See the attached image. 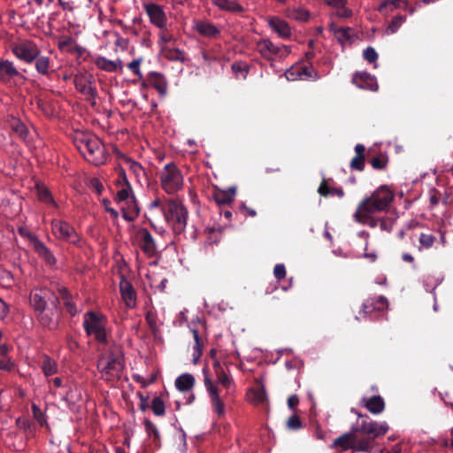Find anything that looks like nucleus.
Here are the masks:
<instances>
[{"instance_id":"1","label":"nucleus","mask_w":453,"mask_h":453,"mask_svg":"<svg viewBox=\"0 0 453 453\" xmlns=\"http://www.w3.org/2000/svg\"><path fill=\"white\" fill-rule=\"evenodd\" d=\"M214 369L217 375V380L213 381L209 376L208 371L204 368L203 370L204 377L203 382L206 390L209 393L213 411L217 413L219 418H222L225 416L226 412L225 403L223 398L219 395L220 389L218 385H221L223 388L228 391L233 386V380L224 372L218 362L214 363Z\"/></svg>"},{"instance_id":"2","label":"nucleus","mask_w":453,"mask_h":453,"mask_svg":"<svg viewBox=\"0 0 453 453\" xmlns=\"http://www.w3.org/2000/svg\"><path fill=\"white\" fill-rule=\"evenodd\" d=\"M73 142L87 161L95 165L105 163L107 158L105 148L97 136L88 133H78L75 134Z\"/></svg>"},{"instance_id":"3","label":"nucleus","mask_w":453,"mask_h":453,"mask_svg":"<svg viewBox=\"0 0 453 453\" xmlns=\"http://www.w3.org/2000/svg\"><path fill=\"white\" fill-rule=\"evenodd\" d=\"M117 184L119 190L115 201L120 205L122 217L127 221H134L140 214V207L122 168L119 169V180H117Z\"/></svg>"},{"instance_id":"4","label":"nucleus","mask_w":453,"mask_h":453,"mask_svg":"<svg viewBox=\"0 0 453 453\" xmlns=\"http://www.w3.org/2000/svg\"><path fill=\"white\" fill-rule=\"evenodd\" d=\"M162 212L167 224L172 227L175 234L184 232L188 212L181 201L177 199H168L162 207Z\"/></svg>"},{"instance_id":"5","label":"nucleus","mask_w":453,"mask_h":453,"mask_svg":"<svg viewBox=\"0 0 453 453\" xmlns=\"http://www.w3.org/2000/svg\"><path fill=\"white\" fill-rule=\"evenodd\" d=\"M395 198L394 192L386 185L379 187L370 196L363 199L358 206L366 211H386Z\"/></svg>"},{"instance_id":"6","label":"nucleus","mask_w":453,"mask_h":453,"mask_svg":"<svg viewBox=\"0 0 453 453\" xmlns=\"http://www.w3.org/2000/svg\"><path fill=\"white\" fill-rule=\"evenodd\" d=\"M161 188L167 195H174L184 188V176L174 163L166 164L159 173Z\"/></svg>"},{"instance_id":"7","label":"nucleus","mask_w":453,"mask_h":453,"mask_svg":"<svg viewBox=\"0 0 453 453\" xmlns=\"http://www.w3.org/2000/svg\"><path fill=\"white\" fill-rule=\"evenodd\" d=\"M124 367V358L120 354H111L106 357H102L98 360L97 364L102 379L107 382L119 380Z\"/></svg>"},{"instance_id":"8","label":"nucleus","mask_w":453,"mask_h":453,"mask_svg":"<svg viewBox=\"0 0 453 453\" xmlns=\"http://www.w3.org/2000/svg\"><path fill=\"white\" fill-rule=\"evenodd\" d=\"M83 327L88 335H94L100 342H106L105 319L94 311H88L84 315Z\"/></svg>"},{"instance_id":"9","label":"nucleus","mask_w":453,"mask_h":453,"mask_svg":"<svg viewBox=\"0 0 453 453\" xmlns=\"http://www.w3.org/2000/svg\"><path fill=\"white\" fill-rule=\"evenodd\" d=\"M257 50L267 60L276 61L286 58L291 52L288 46L274 44L269 39H261L257 42Z\"/></svg>"},{"instance_id":"10","label":"nucleus","mask_w":453,"mask_h":453,"mask_svg":"<svg viewBox=\"0 0 453 453\" xmlns=\"http://www.w3.org/2000/svg\"><path fill=\"white\" fill-rule=\"evenodd\" d=\"M53 235L62 242L80 245L81 237L68 222L62 219H53L50 223Z\"/></svg>"},{"instance_id":"11","label":"nucleus","mask_w":453,"mask_h":453,"mask_svg":"<svg viewBox=\"0 0 453 453\" xmlns=\"http://www.w3.org/2000/svg\"><path fill=\"white\" fill-rule=\"evenodd\" d=\"M11 50L18 58L26 63H32L40 55V50L37 45L34 42L27 40L12 44Z\"/></svg>"},{"instance_id":"12","label":"nucleus","mask_w":453,"mask_h":453,"mask_svg":"<svg viewBox=\"0 0 453 453\" xmlns=\"http://www.w3.org/2000/svg\"><path fill=\"white\" fill-rule=\"evenodd\" d=\"M30 303L36 312L58 303V298L48 288L35 289L30 295Z\"/></svg>"},{"instance_id":"13","label":"nucleus","mask_w":453,"mask_h":453,"mask_svg":"<svg viewBox=\"0 0 453 453\" xmlns=\"http://www.w3.org/2000/svg\"><path fill=\"white\" fill-rule=\"evenodd\" d=\"M116 156L119 159V165L116 167V171H117L119 176V169L122 168L125 173H126V170L127 169L131 173H133L134 175V177L137 179L138 181H140L142 177H144L145 171L140 163H138V162L134 161L133 158L126 156L119 150H116ZM118 180H119V177L118 178Z\"/></svg>"},{"instance_id":"14","label":"nucleus","mask_w":453,"mask_h":453,"mask_svg":"<svg viewBox=\"0 0 453 453\" xmlns=\"http://www.w3.org/2000/svg\"><path fill=\"white\" fill-rule=\"evenodd\" d=\"M135 240L144 254L152 257L157 254V245L151 235L146 228H139L135 233Z\"/></svg>"},{"instance_id":"15","label":"nucleus","mask_w":453,"mask_h":453,"mask_svg":"<svg viewBox=\"0 0 453 453\" xmlns=\"http://www.w3.org/2000/svg\"><path fill=\"white\" fill-rule=\"evenodd\" d=\"M144 11L152 25L158 28H165L167 25V16L162 6L154 3L143 4Z\"/></svg>"},{"instance_id":"16","label":"nucleus","mask_w":453,"mask_h":453,"mask_svg":"<svg viewBox=\"0 0 453 453\" xmlns=\"http://www.w3.org/2000/svg\"><path fill=\"white\" fill-rule=\"evenodd\" d=\"M37 317L43 326L49 329L57 328L60 318V311L58 308V303L38 311Z\"/></svg>"},{"instance_id":"17","label":"nucleus","mask_w":453,"mask_h":453,"mask_svg":"<svg viewBox=\"0 0 453 453\" xmlns=\"http://www.w3.org/2000/svg\"><path fill=\"white\" fill-rule=\"evenodd\" d=\"M29 242L35 252L47 265H55L57 264V258L52 251L36 235H29Z\"/></svg>"},{"instance_id":"18","label":"nucleus","mask_w":453,"mask_h":453,"mask_svg":"<svg viewBox=\"0 0 453 453\" xmlns=\"http://www.w3.org/2000/svg\"><path fill=\"white\" fill-rule=\"evenodd\" d=\"M76 89L81 92L88 101L96 99L97 93L93 85L91 76L77 75L74 78Z\"/></svg>"},{"instance_id":"19","label":"nucleus","mask_w":453,"mask_h":453,"mask_svg":"<svg viewBox=\"0 0 453 453\" xmlns=\"http://www.w3.org/2000/svg\"><path fill=\"white\" fill-rule=\"evenodd\" d=\"M388 431L386 422L378 423L372 420H363L357 432L372 435L373 438L384 435Z\"/></svg>"},{"instance_id":"20","label":"nucleus","mask_w":453,"mask_h":453,"mask_svg":"<svg viewBox=\"0 0 453 453\" xmlns=\"http://www.w3.org/2000/svg\"><path fill=\"white\" fill-rule=\"evenodd\" d=\"M388 308V301L384 296L367 298L362 304L361 311L367 315L374 311H384Z\"/></svg>"},{"instance_id":"21","label":"nucleus","mask_w":453,"mask_h":453,"mask_svg":"<svg viewBox=\"0 0 453 453\" xmlns=\"http://www.w3.org/2000/svg\"><path fill=\"white\" fill-rule=\"evenodd\" d=\"M192 27L201 36L208 39H215L220 35V30L208 20L196 19Z\"/></svg>"},{"instance_id":"22","label":"nucleus","mask_w":453,"mask_h":453,"mask_svg":"<svg viewBox=\"0 0 453 453\" xmlns=\"http://www.w3.org/2000/svg\"><path fill=\"white\" fill-rule=\"evenodd\" d=\"M352 82L362 89L377 91L379 85L376 78L367 72H357L353 74Z\"/></svg>"},{"instance_id":"23","label":"nucleus","mask_w":453,"mask_h":453,"mask_svg":"<svg viewBox=\"0 0 453 453\" xmlns=\"http://www.w3.org/2000/svg\"><path fill=\"white\" fill-rule=\"evenodd\" d=\"M121 298L127 308H134L136 305V293L133 285L124 277L119 282Z\"/></svg>"},{"instance_id":"24","label":"nucleus","mask_w":453,"mask_h":453,"mask_svg":"<svg viewBox=\"0 0 453 453\" xmlns=\"http://www.w3.org/2000/svg\"><path fill=\"white\" fill-rule=\"evenodd\" d=\"M324 3L334 10L332 15L340 19H348L353 12L347 7L348 0H324Z\"/></svg>"},{"instance_id":"25","label":"nucleus","mask_w":453,"mask_h":453,"mask_svg":"<svg viewBox=\"0 0 453 453\" xmlns=\"http://www.w3.org/2000/svg\"><path fill=\"white\" fill-rule=\"evenodd\" d=\"M362 403L369 412L374 415L382 413L386 406L385 401L380 395L363 397Z\"/></svg>"},{"instance_id":"26","label":"nucleus","mask_w":453,"mask_h":453,"mask_svg":"<svg viewBox=\"0 0 453 453\" xmlns=\"http://www.w3.org/2000/svg\"><path fill=\"white\" fill-rule=\"evenodd\" d=\"M271 29L281 38H288L291 35V28L289 25L278 17H270L267 19Z\"/></svg>"},{"instance_id":"27","label":"nucleus","mask_w":453,"mask_h":453,"mask_svg":"<svg viewBox=\"0 0 453 453\" xmlns=\"http://www.w3.org/2000/svg\"><path fill=\"white\" fill-rule=\"evenodd\" d=\"M94 63L97 68L108 73L122 71L123 69V63L120 59L113 61L107 59L104 57L99 56L95 59Z\"/></svg>"},{"instance_id":"28","label":"nucleus","mask_w":453,"mask_h":453,"mask_svg":"<svg viewBox=\"0 0 453 453\" xmlns=\"http://www.w3.org/2000/svg\"><path fill=\"white\" fill-rule=\"evenodd\" d=\"M376 213L375 211H366L365 208L357 206L355 213L354 219L356 221L367 225L371 227L379 226L380 219H374L372 217V214Z\"/></svg>"},{"instance_id":"29","label":"nucleus","mask_w":453,"mask_h":453,"mask_svg":"<svg viewBox=\"0 0 453 453\" xmlns=\"http://www.w3.org/2000/svg\"><path fill=\"white\" fill-rule=\"evenodd\" d=\"M356 442V434L353 432L345 433L342 435L337 437L334 442L333 448H339L342 450H348L354 449Z\"/></svg>"},{"instance_id":"30","label":"nucleus","mask_w":453,"mask_h":453,"mask_svg":"<svg viewBox=\"0 0 453 453\" xmlns=\"http://www.w3.org/2000/svg\"><path fill=\"white\" fill-rule=\"evenodd\" d=\"M247 397L255 405L263 404L267 400L265 386L259 383L257 387L250 388L247 393Z\"/></svg>"},{"instance_id":"31","label":"nucleus","mask_w":453,"mask_h":453,"mask_svg":"<svg viewBox=\"0 0 453 453\" xmlns=\"http://www.w3.org/2000/svg\"><path fill=\"white\" fill-rule=\"evenodd\" d=\"M5 125L10 127L12 133L17 134L20 139H26L27 134V127L18 118L11 115L8 116Z\"/></svg>"},{"instance_id":"32","label":"nucleus","mask_w":453,"mask_h":453,"mask_svg":"<svg viewBox=\"0 0 453 453\" xmlns=\"http://www.w3.org/2000/svg\"><path fill=\"white\" fill-rule=\"evenodd\" d=\"M356 156L351 159L349 166L352 170L363 171L365 165V147L358 143L355 146Z\"/></svg>"},{"instance_id":"33","label":"nucleus","mask_w":453,"mask_h":453,"mask_svg":"<svg viewBox=\"0 0 453 453\" xmlns=\"http://www.w3.org/2000/svg\"><path fill=\"white\" fill-rule=\"evenodd\" d=\"M149 81L151 87L155 88L161 95H165L167 91V81L165 76L159 73H151Z\"/></svg>"},{"instance_id":"34","label":"nucleus","mask_w":453,"mask_h":453,"mask_svg":"<svg viewBox=\"0 0 453 453\" xmlns=\"http://www.w3.org/2000/svg\"><path fill=\"white\" fill-rule=\"evenodd\" d=\"M195 377L191 373H183L175 380V387L181 392L189 391L195 385Z\"/></svg>"},{"instance_id":"35","label":"nucleus","mask_w":453,"mask_h":453,"mask_svg":"<svg viewBox=\"0 0 453 453\" xmlns=\"http://www.w3.org/2000/svg\"><path fill=\"white\" fill-rule=\"evenodd\" d=\"M318 192L322 196H338L340 198L344 196L342 188H331L327 185V180H323L319 187Z\"/></svg>"},{"instance_id":"36","label":"nucleus","mask_w":453,"mask_h":453,"mask_svg":"<svg viewBox=\"0 0 453 453\" xmlns=\"http://www.w3.org/2000/svg\"><path fill=\"white\" fill-rule=\"evenodd\" d=\"M211 2L220 10L231 12H241L243 11L242 6L234 0H211Z\"/></svg>"},{"instance_id":"37","label":"nucleus","mask_w":453,"mask_h":453,"mask_svg":"<svg viewBox=\"0 0 453 453\" xmlns=\"http://www.w3.org/2000/svg\"><path fill=\"white\" fill-rule=\"evenodd\" d=\"M234 189L229 188L228 190H218L214 193L213 197L215 202L219 205L229 204L234 199Z\"/></svg>"},{"instance_id":"38","label":"nucleus","mask_w":453,"mask_h":453,"mask_svg":"<svg viewBox=\"0 0 453 453\" xmlns=\"http://www.w3.org/2000/svg\"><path fill=\"white\" fill-rule=\"evenodd\" d=\"M161 51V54L164 58L172 60V61H180L184 62L185 61V54L183 51L180 50L176 48H172L170 46L164 47Z\"/></svg>"},{"instance_id":"39","label":"nucleus","mask_w":453,"mask_h":453,"mask_svg":"<svg viewBox=\"0 0 453 453\" xmlns=\"http://www.w3.org/2000/svg\"><path fill=\"white\" fill-rule=\"evenodd\" d=\"M41 368L44 375L47 377L51 376L58 372V365L56 361L46 355L42 357Z\"/></svg>"},{"instance_id":"40","label":"nucleus","mask_w":453,"mask_h":453,"mask_svg":"<svg viewBox=\"0 0 453 453\" xmlns=\"http://www.w3.org/2000/svg\"><path fill=\"white\" fill-rule=\"evenodd\" d=\"M50 59L46 56H38L35 59V69L36 71L43 75L50 74Z\"/></svg>"},{"instance_id":"41","label":"nucleus","mask_w":453,"mask_h":453,"mask_svg":"<svg viewBox=\"0 0 453 453\" xmlns=\"http://www.w3.org/2000/svg\"><path fill=\"white\" fill-rule=\"evenodd\" d=\"M407 6H408V2L406 0H385L383 3H381L379 5L378 11L380 12H385V11L388 7H390V11H393L394 9L402 8V7L406 9Z\"/></svg>"},{"instance_id":"42","label":"nucleus","mask_w":453,"mask_h":453,"mask_svg":"<svg viewBox=\"0 0 453 453\" xmlns=\"http://www.w3.org/2000/svg\"><path fill=\"white\" fill-rule=\"evenodd\" d=\"M330 30L332 32H334L337 41L341 44H344L346 42L349 41V39H350V35H349L350 28H344V27L337 28L334 23H331Z\"/></svg>"},{"instance_id":"43","label":"nucleus","mask_w":453,"mask_h":453,"mask_svg":"<svg viewBox=\"0 0 453 453\" xmlns=\"http://www.w3.org/2000/svg\"><path fill=\"white\" fill-rule=\"evenodd\" d=\"M287 15L288 18L299 21H307L310 19V12L303 8L288 9Z\"/></svg>"},{"instance_id":"44","label":"nucleus","mask_w":453,"mask_h":453,"mask_svg":"<svg viewBox=\"0 0 453 453\" xmlns=\"http://www.w3.org/2000/svg\"><path fill=\"white\" fill-rule=\"evenodd\" d=\"M62 298L67 312L71 316H75L79 312V310L76 307V304L73 302L70 294L67 292L65 288L63 289Z\"/></svg>"},{"instance_id":"45","label":"nucleus","mask_w":453,"mask_h":453,"mask_svg":"<svg viewBox=\"0 0 453 453\" xmlns=\"http://www.w3.org/2000/svg\"><path fill=\"white\" fill-rule=\"evenodd\" d=\"M37 196L38 199L46 203L53 205L54 207H57V203H55L54 199L52 198V196L48 188L45 187H38L37 188Z\"/></svg>"},{"instance_id":"46","label":"nucleus","mask_w":453,"mask_h":453,"mask_svg":"<svg viewBox=\"0 0 453 453\" xmlns=\"http://www.w3.org/2000/svg\"><path fill=\"white\" fill-rule=\"evenodd\" d=\"M419 247L418 250H422L423 249H430L436 241V237L431 234L422 233L418 238Z\"/></svg>"},{"instance_id":"47","label":"nucleus","mask_w":453,"mask_h":453,"mask_svg":"<svg viewBox=\"0 0 453 453\" xmlns=\"http://www.w3.org/2000/svg\"><path fill=\"white\" fill-rule=\"evenodd\" d=\"M2 73H4L10 77L23 78V75L17 70L13 63L8 60L2 61Z\"/></svg>"},{"instance_id":"48","label":"nucleus","mask_w":453,"mask_h":453,"mask_svg":"<svg viewBox=\"0 0 453 453\" xmlns=\"http://www.w3.org/2000/svg\"><path fill=\"white\" fill-rule=\"evenodd\" d=\"M160 32L158 34V45L160 46V50H163L164 47H168V43L173 41V35L167 30L166 27L165 28H159Z\"/></svg>"},{"instance_id":"49","label":"nucleus","mask_w":453,"mask_h":453,"mask_svg":"<svg viewBox=\"0 0 453 453\" xmlns=\"http://www.w3.org/2000/svg\"><path fill=\"white\" fill-rule=\"evenodd\" d=\"M302 80H319L320 75L311 65H301Z\"/></svg>"},{"instance_id":"50","label":"nucleus","mask_w":453,"mask_h":453,"mask_svg":"<svg viewBox=\"0 0 453 453\" xmlns=\"http://www.w3.org/2000/svg\"><path fill=\"white\" fill-rule=\"evenodd\" d=\"M193 337L195 340V345H194V362L196 363L198 358L202 355V347H203V342L199 336L198 331L196 329H192Z\"/></svg>"},{"instance_id":"51","label":"nucleus","mask_w":453,"mask_h":453,"mask_svg":"<svg viewBox=\"0 0 453 453\" xmlns=\"http://www.w3.org/2000/svg\"><path fill=\"white\" fill-rule=\"evenodd\" d=\"M150 408L156 416H164L165 413V403L158 396L152 399Z\"/></svg>"},{"instance_id":"52","label":"nucleus","mask_w":453,"mask_h":453,"mask_svg":"<svg viewBox=\"0 0 453 453\" xmlns=\"http://www.w3.org/2000/svg\"><path fill=\"white\" fill-rule=\"evenodd\" d=\"M285 76L288 81L302 80L301 65H293L286 71Z\"/></svg>"},{"instance_id":"53","label":"nucleus","mask_w":453,"mask_h":453,"mask_svg":"<svg viewBox=\"0 0 453 453\" xmlns=\"http://www.w3.org/2000/svg\"><path fill=\"white\" fill-rule=\"evenodd\" d=\"M406 18L404 16H396L395 17L391 22L388 24L386 32L388 34H395L398 28L402 26V24L405 21Z\"/></svg>"},{"instance_id":"54","label":"nucleus","mask_w":453,"mask_h":453,"mask_svg":"<svg viewBox=\"0 0 453 453\" xmlns=\"http://www.w3.org/2000/svg\"><path fill=\"white\" fill-rule=\"evenodd\" d=\"M7 351V348L5 345L2 344V370H5L11 372L15 368V363L7 356H5V352Z\"/></svg>"},{"instance_id":"55","label":"nucleus","mask_w":453,"mask_h":453,"mask_svg":"<svg viewBox=\"0 0 453 453\" xmlns=\"http://www.w3.org/2000/svg\"><path fill=\"white\" fill-rule=\"evenodd\" d=\"M370 164L375 170H383L387 167L388 157L384 156L372 157L370 161Z\"/></svg>"},{"instance_id":"56","label":"nucleus","mask_w":453,"mask_h":453,"mask_svg":"<svg viewBox=\"0 0 453 453\" xmlns=\"http://www.w3.org/2000/svg\"><path fill=\"white\" fill-rule=\"evenodd\" d=\"M145 319H146V322L149 325L150 328L153 332H156L158 330V326H157V314L154 311H147Z\"/></svg>"},{"instance_id":"57","label":"nucleus","mask_w":453,"mask_h":453,"mask_svg":"<svg viewBox=\"0 0 453 453\" xmlns=\"http://www.w3.org/2000/svg\"><path fill=\"white\" fill-rule=\"evenodd\" d=\"M364 58L369 63H375L378 59V53L376 50L369 46L363 52Z\"/></svg>"},{"instance_id":"58","label":"nucleus","mask_w":453,"mask_h":453,"mask_svg":"<svg viewBox=\"0 0 453 453\" xmlns=\"http://www.w3.org/2000/svg\"><path fill=\"white\" fill-rule=\"evenodd\" d=\"M287 426L290 430H298L302 427V421L297 415H292L287 421Z\"/></svg>"},{"instance_id":"59","label":"nucleus","mask_w":453,"mask_h":453,"mask_svg":"<svg viewBox=\"0 0 453 453\" xmlns=\"http://www.w3.org/2000/svg\"><path fill=\"white\" fill-rule=\"evenodd\" d=\"M379 227L381 231L391 232L393 230L394 221L389 218H380Z\"/></svg>"},{"instance_id":"60","label":"nucleus","mask_w":453,"mask_h":453,"mask_svg":"<svg viewBox=\"0 0 453 453\" xmlns=\"http://www.w3.org/2000/svg\"><path fill=\"white\" fill-rule=\"evenodd\" d=\"M32 411L34 418L37 420L41 426L46 424V418L44 413L41 411V409L35 404L32 405Z\"/></svg>"},{"instance_id":"61","label":"nucleus","mask_w":453,"mask_h":453,"mask_svg":"<svg viewBox=\"0 0 453 453\" xmlns=\"http://www.w3.org/2000/svg\"><path fill=\"white\" fill-rule=\"evenodd\" d=\"M144 426L148 434L153 435L155 439H159V432L156 426L150 420L145 419Z\"/></svg>"},{"instance_id":"62","label":"nucleus","mask_w":453,"mask_h":453,"mask_svg":"<svg viewBox=\"0 0 453 453\" xmlns=\"http://www.w3.org/2000/svg\"><path fill=\"white\" fill-rule=\"evenodd\" d=\"M273 274L278 280L286 277V268L283 264H277L273 269Z\"/></svg>"},{"instance_id":"63","label":"nucleus","mask_w":453,"mask_h":453,"mask_svg":"<svg viewBox=\"0 0 453 453\" xmlns=\"http://www.w3.org/2000/svg\"><path fill=\"white\" fill-rule=\"evenodd\" d=\"M354 449L357 451H369L371 449V441L369 440L364 439L355 443Z\"/></svg>"},{"instance_id":"64","label":"nucleus","mask_w":453,"mask_h":453,"mask_svg":"<svg viewBox=\"0 0 453 453\" xmlns=\"http://www.w3.org/2000/svg\"><path fill=\"white\" fill-rule=\"evenodd\" d=\"M141 59H134L127 65L128 69L133 72L135 75L141 76L142 73L140 70Z\"/></svg>"}]
</instances>
